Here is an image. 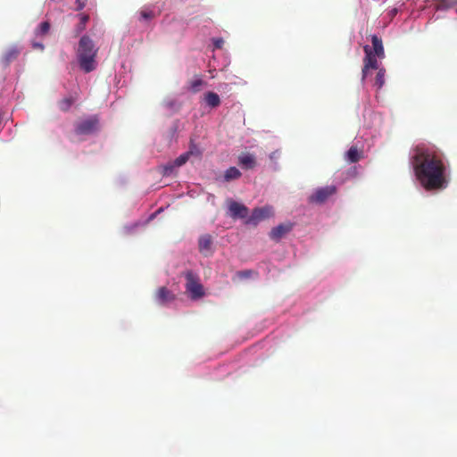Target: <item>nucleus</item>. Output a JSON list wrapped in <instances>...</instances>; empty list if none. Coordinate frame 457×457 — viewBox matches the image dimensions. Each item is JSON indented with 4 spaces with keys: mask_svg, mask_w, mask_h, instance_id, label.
<instances>
[{
    "mask_svg": "<svg viewBox=\"0 0 457 457\" xmlns=\"http://www.w3.org/2000/svg\"><path fill=\"white\" fill-rule=\"evenodd\" d=\"M187 154H189V156L195 155V156L199 157V156H201L202 152L196 145H195L191 142L189 150L187 152Z\"/></svg>",
    "mask_w": 457,
    "mask_h": 457,
    "instance_id": "393cba45",
    "label": "nucleus"
},
{
    "mask_svg": "<svg viewBox=\"0 0 457 457\" xmlns=\"http://www.w3.org/2000/svg\"><path fill=\"white\" fill-rule=\"evenodd\" d=\"M76 96H68L58 102L59 109L62 112H68L71 105L76 102Z\"/></svg>",
    "mask_w": 457,
    "mask_h": 457,
    "instance_id": "a211bd4d",
    "label": "nucleus"
},
{
    "mask_svg": "<svg viewBox=\"0 0 457 457\" xmlns=\"http://www.w3.org/2000/svg\"><path fill=\"white\" fill-rule=\"evenodd\" d=\"M212 237L205 234L200 237L198 240V248L200 253L204 255H209L212 253Z\"/></svg>",
    "mask_w": 457,
    "mask_h": 457,
    "instance_id": "9d476101",
    "label": "nucleus"
},
{
    "mask_svg": "<svg viewBox=\"0 0 457 457\" xmlns=\"http://www.w3.org/2000/svg\"><path fill=\"white\" fill-rule=\"evenodd\" d=\"M371 44V49L373 51V54H377L378 58L383 59L385 57V51L382 39L378 37L377 35H372Z\"/></svg>",
    "mask_w": 457,
    "mask_h": 457,
    "instance_id": "ddd939ff",
    "label": "nucleus"
},
{
    "mask_svg": "<svg viewBox=\"0 0 457 457\" xmlns=\"http://www.w3.org/2000/svg\"><path fill=\"white\" fill-rule=\"evenodd\" d=\"M98 49L96 48L93 40L88 36H83L79 39L77 52L78 62L80 69L89 73L96 69V57Z\"/></svg>",
    "mask_w": 457,
    "mask_h": 457,
    "instance_id": "f03ea898",
    "label": "nucleus"
},
{
    "mask_svg": "<svg viewBox=\"0 0 457 457\" xmlns=\"http://www.w3.org/2000/svg\"><path fill=\"white\" fill-rule=\"evenodd\" d=\"M251 274H252V270H246L239 271L237 273V276L240 278H249L251 276Z\"/></svg>",
    "mask_w": 457,
    "mask_h": 457,
    "instance_id": "cd10ccee",
    "label": "nucleus"
},
{
    "mask_svg": "<svg viewBox=\"0 0 457 457\" xmlns=\"http://www.w3.org/2000/svg\"><path fill=\"white\" fill-rule=\"evenodd\" d=\"M395 13H396V10L395 9L392 10V14H395Z\"/></svg>",
    "mask_w": 457,
    "mask_h": 457,
    "instance_id": "7c9ffc66",
    "label": "nucleus"
},
{
    "mask_svg": "<svg viewBox=\"0 0 457 457\" xmlns=\"http://www.w3.org/2000/svg\"><path fill=\"white\" fill-rule=\"evenodd\" d=\"M155 299L160 304H165L173 301L175 295L167 287H162L156 291Z\"/></svg>",
    "mask_w": 457,
    "mask_h": 457,
    "instance_id": "9b49d317",
    "label": "nucleus"
},
{
    "mask_svg": "<svg viewBox=\"0 0 457 457\" xmlns=\"http://www.w3.org/2000/svg\"><path fill=\"white\" fill-rule=\"evenodd\" d=\"M239 165L245 170L253 169L256 165L255 157L249 153H243L238 157Z\"/></svg>",
    "mask_w": 457,
    "mask_h": 457,
    "instance_id": "f8f14e48",
    "label": "nucleus"
},
{
    "mask_svg": "<svg viewBox=\"0 0 457 457\" xmlns=\"http://www.w3.org/2000/svg\"><path fill=\"white\" fill-rule=\"evenodd\" d=\"M160 14V12H155L154 11L144 7L139 12V21H149L154 19L156 16Z\"/></svg>",
    "mask_w": 457,
    "mask_h": 457,
    "instance_id": "6ab92c4d",
    "label": "nucleus"
},
{
    "mask_svg": "<svg viewBox=\"0 0 457 457\" xmlns=\"http://www.w3.org/2000/svg\"><path fill=\"white\" fill-rule=\"evenodd\" d=\"M228 207L229 212V216L233 219H244L247 217L249 210L243 204L237 203L232 199L228 201Z\"/></svg>",
    "mask_w": 457,
    "mask_h": 457,
    "instance_id": "0eeeda50",
    "label": "nucleus"
},
{
    "mask_svg": "<svg viewBox=\"0 0 457 457\" xmlns=\"http://www.w3.org/2000/svg\"><path fill=\"white\" fill-rule=\"evenodd\" d=\"M224 40L222 38H215L213 39V45L216 48H221L223 46Z\"/></svg>",
    "mask_w": 457,
    "mask_h": 457,
    "instance_id": "c85d7f7f",
    "label": "nucleus"
},
{
    "mask_svg": "<svg viewBox=\"0 0 457 457\" xmlns=\"http://www.w3.org/2000/svg\"><path fill=\"white\" fill-rule=\"evenodd\" d=\"M337 193V187L333 185L320 187L312 194L308 201L311 204H324L330 196Z\"/></svg>",
    "mask_w": 457,
    "mask_h": 457,
    "instance_id": "39448f33",
    "label": "nucleus"
},
{
    "mask_svg": "<svg viewBox=\"0 0 457 457\" xmlns=\"http://www.w3.org/2000/svg\"><path fill=\"white\" fill-rule=\"evenodd\" d=\"M50 23L48 21L41 22L35 30L37 36H46L50 30Z\"/></svg>",
    "mask_w": 457,
    "mask_h": 457,
    "instance_id": "5701e85b",
    "label": "nucleus"
},
{
    "mask_svg": "<svg viewBox=\"0 0 457 457\" xmlns=\"http://www.w3.org/2000/svg\"><path fill=\"white\" fill-rule=\"evenodd\" d=\"M32 46L35 49L44 50V45L42 43L33 42Z\"/></svg>",
    "mask_w": 457,
    "mask_h": 457,
    "instance_id": "c756f323",
    "label": "nucleus"
},
{
    "mask_svg": "<svg viewBox=\"0 0 457 457\" xmlns=\"http://www.w3.org/2000/svg\"><path fill=\"white\" fill-rule=\"evenodd\" d=\"M20 54V51L16 47H12L8 49L4 55L2 56V62L4 65L7 66L12 62L16 60Z\"/></svg>",
    "mask_w": 457,
    "mask_h": 457,
    "instance_id": "2eb2a0df",
    "label": "nucleus"
},
{
    "mask_svg": "<svg viewBox=\"0 0 457 457\" xmlns=\"http://www.w3.org/2000/svg\"><path fill=\"white\" fill-rule=\"evenodd\" d=\"M378 71L376 78H375L374 85L378 89H380L384 86V84H385L386 71H385V69H378Z\"/></svg>",
    "mask_w": 457,
    "mask_h": 457,
    "instance_id": "4be33fe9",
    "label": "nucleus"
},
{
    "mask_svg": "<svg viewBox=\"0 0 457 457\" xmlns=\"http://www.w3.org/2000/svg\"><path fill=\"white\" fill-rule=\"evenodd\" d=\"M241 177L240 170L236 167H230L228 168L224 174V179L226 181H230L233 179H237Z\"/></svg>",
    "mask_w": 457,
    "mask_h": 457,
    "instance_id": "aec40b11",
    "label": "nucleus"
},
{
    "mask_svg": "<svg viewBox=\"0 0 457 457\" xmlns=\"http://www.w3.org/2000/svg\"><path fill=\"white\" fill-rule=\"evenodd\" d=\"M204 101L206 104L211 108H216L220 104L219 95L211 91L204 95Z\"/></svg>",
    "mask_w": 457,
    "mask_h": 457,
    "instance_id": "dca6fc26",
    "label": "nucleus"
},
{
    "mask_svg": "<svg viewBox=\"0 0 457 457\" xmlns=\"http://www.w3.org/2000/svg\"><path fill=\"white\" fill-rule=\"evenodd\" d=\"M363 51L365 53V57L363 58V67H362V77L361 79L364 80L368 75L370 69L378 70V64L377 61V54H373L371 47L368 45L363 46Z\"/></svg>",
    "mask_w": 457,
    "mask_h": 457,
    "instance_id": "423d86ee",
    "label": "nucleus"
},
{
    "mask_svg": "<svg viewBox=\"0 0 457 457\" xmlns=\"http://www.w3.org/2000/svg\"><path fill=\"white\" fill-rule=\"evenodd\" d=\"M204 84V81L200 77H196L189 81V90L193 93H197Z\"/></svg>",
    "mask_w": 457,
    "mask_h": 457,
    "instance_id": "412c9836",
    "label": "nucleus"
},
{
    "mask_svg": "<svg viewBox=\"0 0 457 457\" xmlns=\"http://www.w3.org/2000/svg\"><path fill=\"white\" fill-rule=\"evenodd\" d=\"M411 163L420 184L427 191L445 189L448 186L447 166L444 154L435 146L417 145Z\"/></svg>",
    "mask_w": 457,
    "mask_h": 457,
    "instance_id": "f257e3e1",
    "label": "nucleus"
},
{
    "mask_svg": "<svg viewBox=\"0 0 457 457\" xmlns=\"http://www.w3.org/2000/svg\"><path fill=\"white\" fill-rule=\"evenodd\" d=\"M189 154H187L184 153L182 154H180L178 158L175 159V161L173 162H174V165L176 167H180L182 165H184L189 159Z\"/></svg>",
    "mask_w": 457,
    "mask_h": 457,
    "instance_id": "b1692460",
    "label": "nucleus"
},
{
    "mask_svg": "<svg viewBox=\"0 0 457 457\" xmlns=\"http://www.w3.org/2000/svg\"><path fill=\"white\" fill-rule=\"evenodd\" d=\"M293 228V224L290 222L279 224L277 227L273 228L270 232V237L278 242L283 237H285L287 233H289Z\"/></svg>",
    "mask_w": 457,
    "mask_h": 457,
    "instance_id": "1a4fd4ad",
    "label": "nucleus"
},
{
    "mask_svg": "<svg viewBox=\"0 0 457 457\" xmlns=\"http://www.w3.org/2000/svg\"><path fill=\"white\" fill-rule=\"evenodd\" d=\"M100 129V120L97 115L80 120L75 123L74 131L77 135H91Z\"/></svg>",
    "mask_w": 457,
    "mask_h": 457,
    "instance_id": "7ed1b4c3",
    "label": "nucleus"
},
{
    "mask_svg": "<svg viewBox=\"0 0 457 457\" xmlns=\"http://www.w3.org/2000/svg\"><path fill=\"white\" fill-rule=\"evenodd\" d=\"M273 215V209L270 206H264L262 208L253 209L248 222L256 224L261 220L268 219Z\"/></svg>",
    "mask_w": 457,
    "mask_h": 457,
    "instance_id": "6e6552de",
    "label": "nucleus"
},
{
    "mask_svg": "<svg viewBox=\"0 0 457 457\" xmlns=\"http://www.w3.org/2000/svg\"><path fill=\"white\" fill-rule=\"evenodd\" d=\"M75 10L80 11L86 6V1L85 0H76L75 1Z\"/></svg>",
    "mask_w": 457,
    "mask_h": 457,
    "instance_id": "bb28decb",
    "label": "nucleus"
},
{
    "mask_svg": "<svg viewBox=\"0 0 457 457\" xmlns=\"http://www.w3.org/2000/svg\"><path fill=\"white\" fill-rule=\"evenodd\" d=\"M362 158V151H360L357 146L353 145L349 148V150L345 154V159L351 162L354 163L359 162Z\"/></svg>",
    "mask_w": 457,
    "mask_h": 457,
    "instance_id": "4468645a",
    "label": "nucleus"
},
{
    "mask_svg": "<svg viewBox=\"0 0 457 457\" xmlns=\"http://www.w3.org/2000/svg\"><path fill=\"white\" fill-rule=\"evenodd\" d=\"M175 167H176V166L174 165V162H173V163H170V164L165 165V166L163 167V172H162V174H163L164 176H169V175H170V174L173 172V170H174Z\"/></svg>",
    "mask_w": 457,
    "mask_h": 457,
    "instance_id": "a878e982",
    "label": "nucleus"
},
{
    "mask_svg": "<svg viewBox=\"0 0 457 457\" xmlns=\"http://www.w3.org/2000/svg\"><path fill=\"white\" fill-rule=\"evenodd\" d=\"M185 278L187 280L186 288L190 294L191 298L197 299L202 297L204 295V292L202 284L199 282L198 277L194 274L193 271L188 270L186 272Z\"/></svg>",
    "mask_w": 457,
    "mask_h": 457,
    "instance_id": "20e7f679",
    "label": "nucleus"
},
{
    "mask_svg": "<svg viewBox=\"0 0 457 457\" xmlns=\"http://www.w3.org/2000/svg\"><path fill=\"white\" fill-rule=\"evenodd\" d=\"M78 17L79 19V22L75 27L76 36H79L86 29L87 24L89 21V15L87 13H80Z\"/></svg>",
    "mask_w": 457,
    "mask_h": 457,
    "instance_id": "f3484780",
    "label": "nucleus"
}]
</instances>
